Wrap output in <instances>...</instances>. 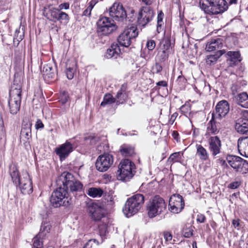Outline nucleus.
I'll list each match as a JSON object with an SVG mask.
<instances>
[{
	"label": "nucleus",
	"mask_w": 248,
	"mask_h": 248,
	"mask_svg": "<svg viewBox=\"0 0 248 248\" xmlns=\"http://www.w3.org/2000/svg\"><path fill=\"white\" fill-rule=\"evenodd\" d=\"M9 173L13 182L18 185L23 194H29L32 192V183L27 171L23 172L20 175L16 166L14 164H11L9 166Z\"/></svg>",
	"instance_id": "f257e3e1"
},
{
	"label": "nucleus",
	"mask_w": 248,
	"mask_h": 248,
	"mask_svg": "<svg viewBox=\"0 0 248 248\" xmlns=\"http://www.w3.org/2000/svg\"><path fill=\"white\" fill-rule=\"evenodd\" d=\"M57 186H62L67 192L78 191L81 190L83 185L81 183L77 180L73 174L69 172H64L56 180Z\"/></svg>",
	"instance_id": "f03ea898"
},
{
	"label": "nucleus",
	"mask_w": 248,
	"mask_h": 248,
	"mask_svg": "<svg viewBox=\"0 0 248 248\" xmlns=\"http://www.w3.org/2000/svg\"><path fill=\"white\" fill-rule=\"evenodd\" d=\"M199 3L201 9L209 15L222 13L228 9L225 0H200Z\"/></svg>",
	"instance_id": "7ed1b4c3"
},
{
	"label": "nucleus",
	"mask_w": 248,
	"mask_h": 248,
	"mask_svg": "<svg viewBox=\"0 0 248 248\" xmlns=\"http://www.w3.org/2000/svg\"><path fill=\"white\" fill-rule=\"evenodd\" d=\"M144 202V198L140 194H135L126 201L123 209L124 213L126 217H131L136 214L142 206Z\"/></svg>",
	"instance_id": "20e7f679"
},
{
	"label": "nucleus",
	"mask_w": 248,
	"mask_h": 248,
	"mask_svg": "<svg viewBox=\"0 0 248 248\" xmlns=\"http://www.w3.org/2000/svg\"><path fill=\"white\" fill-rule=\"evenodd\" d=\"M167 209V203L159 196H155L150 199L147 206L149 217L153 218L160 215Z\"/></svg>",
	"instance_id": "39448f33"
},
{
	"label": "nucleus",
	"mask_w": 248,
	"mask_h": 248,
	"mask_svg": "<svg viewBox=\"0 0 248 248\" xmlns=\"http://www.w3.org/2000/svg\"><path fill=\"white\" fill-rule=\"evenodd\" d=\"M135 164L129 159H124L120 162L117 170V178L119 180L127 181L134 176Z\"/></svg>",
	"instance_id": "423d86ee"
},
{
	"label": "nucleus",
	"mask_w": 248,
	"mask_h": 248,
	"mask_svg": "<svg viewBox=\"0 0 248 248\" xmlns=\"http://www.w3.org/2000/svg\"><path fill=\"white\" fill-rule=\"evenodd\" d=\"M58 186L56 190L52 192L50 198L51 204L55 208L68 204V201H66L68 199V192L62 186Z\"/></svg>",
	"instance_id": "0eeeda50"
},
{
	"label": "nucleus",
	"mask_w": 248,
	"mask_h": 248,
	"mask_svg": "<svg viewBox=\"0 0 248 248\" xmlns=\"http://www.w3.org/2000/svg\"><path fill=\"white\" fill-rule=\"evenodd\" d=\"M43 15L49 20L54 22L57 21L61 22L63 21L68 22L69 21V16L66 13L60 12L58 9L55 8L45 7L43 9Z\"/></svg>",
	"instance_id": "6e6552de"
},
{
	"label": "nucleus",
	"mask_w": 248,
	"mask_h": 248,
	"mask_svg": "<svg viewBox=\"0 0 248 248\" xmlns=\"http://www.w3.org/2000/svg\"><path fill=\"white\" fill-rule=\"evenodd\" d=\"M97 31L102 35H108L116 30V26L113 20L110 18L100 17L97 22Z\"/></svg>",
	"instance_id": "1a4fd4ad"
},
{
	"label": "nucleus",
	"mask_w": 248,
	"mask_h": 248,
	"mask_svg": "<svg viewBox=\"0 0 248 248\" xmlns=\"http://www.w3.org/2000/svg\"><path fill=\"white\" fill-rule=\"evenodd\" d=\"M229 164L236 171L241 174H245L248 172V163L239 156L229 155L227 157Z\"/></svg>",
	"instance_id": "9d476101"
},
{
	"label": "nucleus",
	"mask_w": 248,
	"mask_h": 248,
	"mask_svg": "<svg viewBox=\"0 0 248 248\" xmlns=\"http://www.w3.org/2000/svg\"><path fill=\"white\" fill-rule=\"evenodd\" d=\"M138 35L137 28L131 26L125 29L118 38L119 44L123 46L128 47L131 44V40L135 38Z\"/></svg>",
	"instance_id": "9b49d317"
},
{
	"label": "nucleus",
	"mask_w": 248,
	"mask_h": 248,
	"mask_svg": "<svg viewBox=\"0 0 248 248\" xmlns=\"http://www.w3.org/2000/svg\"><path fill=\"white\" fill-rule=\"evenodd\" d=\"M89 213L93 220L97 221H107L105 210L97 203H92L88 207Z\"/></svg>",
	"instance_id": "f8f14e48"
},
{
	"label": "nucleus",
	"mask_w": 248,
	"mask_h": 248,
	"mask_svg": "<svg viewBox=\"0 0 248 248\" xmlns=\"http://www.w3.org/2000/svg\"><path fill=\"white\" fill-rule=\"evenodd\" d=\"M113 161V157L111 155L104 154L100 155L96 161V168L100 172H105L111 166Z\"/></svg>",
	"instance_id": "ddd939ff"
},
{
	"label": "nucleus",
	"mask_w": 248,
	"mask_h": 248,
	"mask_svg": "<svg viewBox=\"0 0 248 248\" xmlns=\"http://www.w3.org/2000/svg\"><path fill=\"white\" fill-rule=\"evenodd\" d=\"M154 16L153 10L147 6H143L140 9L137 19L139 25L145 26L153 19Z\"/></svg>",
	"instance_id": "4468645a"
},
{
	"label": "nucleus",
	"mask_w": 248,
	"mask_h": 248,
	"mask_svg": "<svg viewBox=\"0 0 248 248\" xmlns=\"http://www.w3.org/2000/svg\"><path fill=\"white\" fill-rule=\"evenodd\" d=\"M169 206L171 212L173 213L180 212L185 206L183 197L177 194L172 195L170 198Z\"/></svg>",
	"instance_id": "2eb2a0df"
},
{
	"label": "nucleus",
	"mask_w": 248,
	"mask_h": 248,
	"mask_svg": "<svg viewBox=\"0 0 248 248\" xmlns=\"http://www.w3.org/2000/svg\"><path fill=\"white\" fill-rule=\"evenodd\" d=\"M230 110V106L228 102L226 100H222L219 102L216 107V110L212 113V116L216 119L221 121L228 114Z\"/></svg>",
	"instance_id": "dca6fc26"
},
{
	"label": "nucleus",
	"mask_w": 248,
	"mask_h": 248,
	"mask_svg": "<svg viewBox=\"0 0 248 248\" xmlns=\"http://www.w3.org/2000/svg\"><path fill=\"white\" fill-rule=\"evenodd\" d=\"M109 11V16L115 20L123 21L126 17V11L119 3H114Z\"/></svg>",
	"instance_id": "f3484780"
},
{
	"label": "nucleus",
	"mask_w": 248,
	"mask_h": 248,
	"mask_svg": "<svg viewBox=\"0 0 248 248\" xmlns=\"http://www.w3.org/2000/svg\"><path fill=\"white\" fill-rule=\"evenodd\" d=\"M73 144L66 140V142L55 149V153L61 161L64 160L74 150Z\"/></svg>",
	"instance_id": "a211bd4d"
},
{
	"label": "nucleus",
	"mask_w": 248,
	"mask_h": 248,
	"mask_svg": "<svg viewBox=\"0 0 248 248\" xmlns=\"http://www.w3.org/2000/svg\"><path fill=\"white\" fill-rule=\"evenodd\" d=\"M209 149L212 155L216 156L221 152V142L217 136H211L208 139Z\"/></svg>",
	"instance_id": "6ab92c4d"
},
{
	"label": "nucleus",
	"mask_w": 248,
	"mask_h": 248,
	"mask_svg": "<svg viewBox=\"0 0 248 248\" xmlns=\"http://www.w3.org/2000/svg\"><path fill=\"white\" fill-rule=\"evenodd\" d=\"M222 122L218 119H216L215 118L212 116L211 120L207 124L206 136H210L211 134L216 135L221 128L220 124ZM207 138V137H206Z\"/></svg>",
	"instance_id": "aec40b11"
},
{
	"label": "nucleus",
	"mask_w": 248,
	"mask_h": 248,
	"mask_svg": "<svg viewBox=\"0 0 248 248\" xmlns=\"http://www.w3.org/2000/svg\"><path fill=\"white\" fill-rule=\"evenodd\" d=\"M32 124L29 121H23L20 132V140L24 142L29 141L31 138V127Z\"/></svg>",
	"instance_id": "412c9836"
},
{
	"label": "nucleus",
	"mask_w": 248,
	"mask_h": 248,
	"mask_svg": "<svg viewBox=\"0 0 248 248\" xmlns=\"http://www.w3.org/2000/svg\"><path fill=\"white\" fill-rule=\"evenodd\" d=\"M237 147L240 155L248 157V137L239 138L237 141Z\"/></svg>",
	"instance_id": "4be33fe9"
},
{
	"label": "nucleus",
	"mask_w": 248,
	"mask_h": 248,
	"mask_svg": "<svg viewBox=\"0 0 248 248\" xmlns=\"http://www.w3.org/2000/svg\"><path fill=\"white\" fill-rule=\"evenodd\" d=\"M229 57L227 61L228 64L231 67L238 64L242 60L241 55L239 51H228L227 53Z\"/></svg>",
	"instance_id": "5701e85b"
},
{
	"label": "nucleus",
	"mask_w": 248,
	"mask_h": 248,
	"mask_svg": "<svg viewBox=\"0 0 248 248\" xmlns=\"http://www.w3.org/2000/svg\"><path fill=\"white\" fill-rule=\"evenodd\" d=\"M121 53V49L117 43H113L110 47L108 48L105 54L108 59L117 58Z\"/></svg>",
	"instance_id": "b1692460"
},
{
	"label": "nucleus",
	"mask_w": 248,
	"mask_h": 248,
	"mask_svg": "<svg viewBox=\"0 0 248 248\" xmlns=\"http://www.w3.org/2000/svg\"><path fill=\"white\" fill-rule=\"evenodd\" d=\"M223 44L220 38L213 39L206 44L205 49L207 51L211 52L217 50L222 47Z\"/></svg>",
	"instance_id": "393cba45"
},
{
	"label": "nucleus",
	"mask_w": 248,
	"mask_h": 248,
	"mask_svg": "<svg viewBox=\"0 0 248 248\" xmlns=\"http://www.w3.org/2000/svg\"><path fill=\"white\" fill-rule=\"evenodd\" d=\"M127 97L128 93L126 91V86L123 85L120 89L117 92L115 97L117 105H119L124 103L127 100Z\"/></svg>",
	"instance_id": "a878e982"
},
{
	"label": "nucleus",
	"mask_w": 248,
	"mask_h": 248,
	"mask_svg": "<svg viewBox=\"0 0 248 248\" xmlns=\"http://www.w3.org/2000/svg\"><path fill=\"white\" fill-rule=\"evenodd\" d=\"M21 101V99L9 98L8 104L11 114L15 115L19 111L20 108Z\"/></svg>",
	"instance_id": "bb28decb"
},
{
	"label": "nucleus",
	"mask_w": 248,
	"mask_h": 248,
	"mask_svg": "<svg viewBox=\"0 0 248 248\" xmlns=\"http://www.w3.org/2000/svg\"><path fill=\"white\" fill-rule=\"evenodd\" d=\"M56 70L50 64H46L43 67L42 73L45 79H52L55 78Z\"/></svg>",
	"instance_id": "cd10ccee"
},
{
	"label": "nucleus",
	"mask_w": 248,
	"mask_h": 248,
	"mask_svg": "<svg viewBox=\"0 0 248 248\" xmlns=\"http://www.w3.org/2000/svg\"><path fill=\"white\" fill-rule=\"evenodd\" d=\"M21 85L15 83L11 86L9 92V98L21 99Z\"/></svg>",
	"instance_id": "c85d7f7f"
},
{
	"label": "nucleus",
	"mask_w": 248,
	"mask_h": 248,
	"mask_svg": "<svg viewBox=\"0 0 248 248\" xmlns=\"http://www.w3.org/2000/svg\"><path fill=\"white\" fill-rule=\"evenodd\" d=\"M238 105L245 108H248V94L246 92L238 94L236 97Z\"/></svg>",
	"instance_id": "c756f323"
},
{
	"label": "nucleus",
	"mask_w": 248,
	"mask_h": 248,
	"mask_svg": "<svg viewBox=\"0 0 248 248\" xmlns=\"http://www.w3.org/2000/svg\"><path fill=\"white\" fill-rule=\"evenodd\" d=\"M196 155L202 161H206L209 158V154L205 148L200 144L196 145Z\"/></svg>",
	"instance_id": "7c9ffc66"
},
{
	"label": "nucleus",
	"mask_w": 248,
	"mask_h": 248,
	"mask_svg": "<svg viewBox=\"0 0 248 248\" xmlns=\"http://www.w3.org/2000/svg\"><path fill=\"white\" fill-rule=\"evenodd\" d=\"M86 193L92 198L100 197L103 194V190L99 187H90L87 190Z\"/></svg>",
	"instance_id": "2f4dec72"
},
{
	"label": "nucleus",
	"mask_w": 248,
	"mask_h": 248,
	"mask_svg": "<svg viewBox=\"0 0 248 248\" xmlns=\"http://www.w3.org/2000/svg\"><path fill=\"white\" fill-rule=\"evenodd\" d=\"M235 129L241 134L248 133V124L237 120L235 125Z\"/></svg>",
	"instance_id": "473e14b6"
},
{
	"label": "nucleus",
	"mask_w": 248,
	"mask_h": 248,
	"mask_svg": "<svg viewBox=\"0 0 248 248\" xmlns=\"http://www.w3.org/2000/svg\"><path fill=\"white\" fill-rule=\"evenodd\" d=\"M224 53V50L217 51L215 55L208 56L206 59V63L209 65L214 64L217 61V59Z\"/></svg>",
	"instance_id": "72a5a7b5"
},
{
	"label": "nucleus",
	"mask_w": 248,
	"mask_h": 248,
	"mask_svg": "<svg viewBox=\"0 0 248 248\" xmlns=\"http://www.w3.org/2000/svg\"><path fill=\"white\" fill-rule=\"evenodd\" d=\"M116 102L115 97L110 94L108 93L105 95L103 98V101L101 103V106L105 107L108 104H111Z\"/></svg>",
	"instance_id": "f704fd0d"
},
{
	"label": "nucleus",
	"mask_w": 248,
	"mask_h": 248,
	"mask_svg": "<svg viewBox=\"0 0 248 248\" xmlns=\"http://www.w3.org/2000/svg\"><path fill=\"white\" fill-rule=\"evenodd\" d=\"M50 228L51 226L49 222H44L42 223L40 227V232L38 234L43 237L49 232Z\"/></svg>",
	"instance_id": "c9c22d12"
},
{
	"label": "nucleus",
	"mask_w": 248,
	"mask_h": 248,
	"mask_svg": "<svg viewBox=\"0 0 248 248\" xmlns=\"http://www.w3.org/2000/svg\"><path fill=\"white\" fill-rule=\"evenodd\" d=\"M42 237L41 235L37 234L34 237L32 248H43Z\"/></svg>",
	"instance_id": "e433bc0d"
},
{
	"label": "nucleus",
	"mask_w": 248,
	"mask_h": 248,
	"mask_svg": "<svg viewBox=\"0 0 248 248\" xmlns=\"http://www.w3.org/2000/svg\"><path fill=\"white\" fill-rule=\"evenodd\" d=\"M120 152L124 156H131L135 154L134 149L131 147H123L120 149Z\"/></svg>",
	"instance_id": "4c0bfd02"
},
{
	"label": "nucleus",
	"mask_w": 248,
	"mask_h": 248,
	"mask_svg": "<svg viewBox=\"0 0 248 248\" xmlns=\"http://www.w3.org/2000/svg\"><path fill=\"white\" fill-rule=\"evenodd\" d=\"M169 53L167 51L160 48L157 55V58L160 62H164L168 58Z\"/></svg>",
	"instance_id": "58836bf2"
},
{
	"label": "nucleus",
	"mask_w": 248,
	"mask_h": 248,
	"mask_svg": "<svg viewBox=\"0 0 248 248\" xmlns=\"http://www.w3.org/2000/svg\"><path fill=\"white\" fill-rule=\"evenodd\" d=\"M75 64L74 63L72 67L68 66V64H66V74L67 76V78L69 79H72L74 76L75 69Z\"/></svg>",
	"instance_id": "ea45409f"
},
{
	"label": "nucleus",
	"mask_w": 248,
	"mask_h": 248,
	"mask_svg": "<svg viewBox=\"0 0 248 248\" xmlns=\"http://www.w3.org/2000/svg\"><path fill=\"white\" fill-rule=\"evenodd\" d=\"M170 46L171 43L170 40L169 39H165L162 41L160 48L163 50H165L169 52Z\"/></svg>",
	"instance_id": "a19ab883"
},
{
	"label": "nucleus",
	"mask_w": 248,
	"mask_h": 248,
	"mask_svg": "<svg viewBox=\"0 0 248 248\" xmlns=\"http://www.w3.org/2000/svg\"><path fill=\"white\" fill-rule=\"evenodd\" d=\"M107 221H105L103 222V224L98 225L99 232L101 237L105 236L106 234L107 229Z\"/></svg>",
	"instance_id": "79ce46f5"
},
{
	"label": "nucleus",
	"mask_w": 248,
	"mask_h": 248,
	"mask_svg": "<svg viewBox=\"0 0 248 248\" xmlns=\"http://www.w3.org/2000/svg\"><path fill=\"white\" fill-rule=\"evenodd\" d=\"M180 159V153H174L172 154L168 159V162L171 164L174 162L178 161Z\"/></svg>",
	"instance_id": "37998d69"
},
{
	"label": "nucleus",
	"mask_w": 248,
	"mask_h": 248,
	"mask_svg": "<svg viewBox=\"0 0 248 248\" xmlns=\"http://www.w3.org/2000/svg\"><path fill=\"white\" fill-rule=\"evenodd\" d=\"M237 120L248 124V110L243 111L241 113V117Z\"/></svg>",
	"instance_id": "c03bdc74"
},
{
	"label": "nucleus",
	"mask_w": 248,
	"mask_h": 248,
	"mask_svg": "<svg viewBox=\"0 0 248 248\" xmlns=\"http://www.w3.org/2000/svg\"><path fill=\"white\" fill-rule=\"evenodd\" d=\"M193 230L191 228H186L183 231V234L186 238H189L193 235Z\"/></svg>",
	"instance_id": "a18cd8bd"
},
{
	"label": "nucleus",
	"mask_w": 248,
	"mask_h": 248,
	"mask_svg": "<svg viewBox=\"0 0 248 248\" xmlns=\"http://www.w3.org/2000/svg\"><path fill=\"white\" fill-rule=\"evenodd\" d=\"M162 66L158 63H155V64L152 67V71L154 74H157L160 72L162 71Z\"/></svg>",
	"instance_id": "49530a36"
},
{
	"label": "nucleus",
	"mask_w": 248,
	"mask_h": 248,
	"mask_svg": "<svg viewBox=\"0 0 248 248\" xmlns=\"http://www.w3.org/2000/svg\"><path fill=\"white\" fill-rule=\"evenodd\" d=\"M146 46L148 50H152L155 48V43L154 40H149L146 43Z\"/></svg>",
	"instance_id": "de8ad7c7"
},
{
	"label": "nucleus",
	"mask_w": 248,
	"mask_h": 248,
	"mask_svg": "<svg viewBox=\"0 0 248 248\" xmlns=\"http://www.w3.org/2000/svg\"><path fill=\"white\" fill-rule=\"evenodd\" d=\"M241 185V183L238 181L233 182L231 183H230L229 186L228 187L231 189H236L238 188L240 185Z\"/></svg>",
	"instance_id": "09e8293b"
},
{
	"label": "nucleus",
	"mask_w": 248,
	"mask_h": 248,
	"mask_svg": "<svg viewBox=\"0 0 248 248\" xmlns=\"http://www.w3.org/2000/svg\"><path fill=\"white\" fill-rule=\"evenodd\" d=\"M44 127V125L42 121L40 119H37L35 124V128L36 129H42Z\"/></svg>",
	"instance_id": "8fccbe9b"
},
{
	"label": "nucleus",
	"mask_w": 248,
	"mask_h": 248,
	"mask_svg": "<svg viewBox=\"0 0 248 248\" xmlns=\"http://www.w3.org/2000/svg\"><path fill=\"white\" fill-rule=\"evenodd\" d=\"M206 217L203 214H198L197 217V221L200 223H203L205 221Z\"/></svg>",
	"instance_id": "3c124183"
},
{
	"label": "nucleus",
	"mask_w": 248,
	"mask_h": 248,
	"mask_svg": "<svg viewBox=\"0 0 248 248\" xmlns=\"http://www.w3.org/2000/svg\"><path fill=\"white\" fill-rule=\"evenodd\" d=\"M164 237L166 241H170L172 238L171 234L169 232H165Z\"/></svg>",
	"instance_id": "603ef678"
},
{
	"label": "nucleus",
	"mask_w": 248,
	"mask_h": 248,
	"mask_svg": "<svg viewBox=\"0 0 248 248\" xmlns=\"http://www.w3.org/2000/svg\"><path fill=\"white\" fill-rule=\"evenodd\" d=\"M69 7V4L68 3H62L59 6V11L60 10H62V9H68Z\"/></svg>",
	"instance_id": "864d4df0"
},
{
	"label": "nucleus",
	"mask_w": 248,
	"mask_h": 248,
	"mask_svg": "<svg viewBox=\"0 0 248 248\" xmlns=\"http://www.w3.org/2000/svg\"><path fill=\"white\" fill-rule=\"evenodd\" d=\"M96 2L95 0H92L90 2H89V6H88L87 8L89 10H90V11L91 12L92 9L93 8V7H94V6L95 5V4H96Z\"/></svg>",
	"instance_id": "5fc2aeb1"
},
{
	"label": "nucleus",
	"mask_w": 248,
	"mask_h": 248,
	"mask_svg": "<svg viewBox=\"0 0 248 248\" xmlns=\"http://www.w3.org/2000/svg\"><path fill=\"white\" fill-rule=\"evenodd\" d=\"M96 2L95 0H92L90 2H89V6H88L87 8L89 10H90V11L91 12L92 9L93 8V7H94V6L95 5V4H96Z\"/></svg>",
	"instance_id": "6e6d98bb"
},
{
	"label": "nucleus",
	"mask_w": 248,
	"mask_h": 248,
	"mask_svg": "<svg viewBox=\"0 0 248 248\" xmlns=\"http://www.w3.org/2000/svg\"><path fill=\"white\" fill-rule=\"evenodd\" d=\"M96 2L95 0H92L90 2H89V6H88L87 8L89 10H90V11L91 12L92 9L93 8V7H94V6L95 5V4H96Z\"/></svg>",
	"instance_id": "4d7b16f0"
},
{
	"label": "nucleus",
	"mask_w": 248,
	"mask_h": 248,
	"mask_svg": "<svg viewBox=\"0 0 248 248\" xmlns=\"http://www.w3.org/2000/svg\"><path fill=\"white\" fill-rule=\"evenodd\" d=\"M240 220L239 219H233L232 224L235 228L238 227L240 225Z\"/></svg>",
	"instance_id": "13d9d810"
},
{
	"label": "nucleus",
	"mask_w": 248,
	"mask_h": 248,
	"mask_svg": "<svg viewBox=\"0 0 248 248\" xmlns=\"http://www.w3.org/2000/svg\"><path fill=\"white\" fill-rule=\"evenodd\" d=\"M4 128L2 120L0 119V135L4 133Z\"/></svg>",
	"instance_id": "bf43d9fd"
},
{
	"label": "nucleus",
	"mask_w": 248,
	"mask_h": 248,
	"mask_svg": "<svg viewBox=\"0 0 248 248\" xmlns=\"http://www.w3.org/2000/svg\"><path fill=\"white\" fill-rule=\"evenodd\" d=\"M155 0H141L142 2L146 5H151Z\"/></svg>",
	"instance_id": "052dcab7"
},
{
	"label": "nucleus",
	"mask_w": 248,
	"mask_h": 248,
	"mask_svg": "<svg viewBox=\"0 0 248 248\" xmlns=\"http://www.w3.org/2000/svg\"><path fill=\"white\" fill-rule=\"evenodd\" d=\"M156 84L159 86H162V87H167V82L165 81H164V80L160 81L156 83Z\"/></svg>",
	"instance_id": "680f3d73"
},
{
	"label": "nucleus",
	"mask_w": 248,
	"mask_h": 248,
	"mask_svg": "<svg viewBox=\"0 0 248 248\" xmlns=\"http://www.w3.org/2000/svg\"><path fill=\"white\" fill-rule=\"evenodd\" d=\"M91 13V12L90 10H89L87 8L86 9H85L83 12V15L85 16H90Z\"/></svg>",
	"instance_id": "e2e57ef3"
},
{
	"label": "nucleus",
	"mask_w": 248,
	"mask_h": 248,
	"mask_svg": "<svg viewBox=\"0 0 248 248\" xmlns=\"http://www.w3.org/2000/svg\"><path fill=\"white\" fill-rule=\"evenodd\" d=\"M163 16H164V14L162 12H161L160 13H159L158 14V17H157L158 22H159L160 21H162Z\"/></svg>",
	"instance_id": "0e129e2a"
},
{
	"label": "nucleus",
	"mask_w": 248,
	"mask_h": 248,
	"mask_svg": "<svg viewBox=\"0 0 248 248\" xmlns=\"http://www.w3.org/2000/svg\"><path fill=\"white\" fill-rule=\"evenodd\" d=\"M227 2V7H228V4H235L237 3V0H225Z\"/></svg>",
	"instance_id": "69168bd1"
},
{
	"label": "nucleus",
	"mask_w": 248,
	"mask_h": 248,
	"mask_svg": "<svg viewBox=\"0 0 248 248\" xmlns=\"http://www.w3.org/2000/svg\"><path fill=\"white\" fill-rule=\"evenodd\" d=\"M178 114L177 113H174L171 116L170 121L174 122Z\"/></svg>",
	"instance_id": "338daca9"
},
{
	"label": "nucleus",
	"mask_w": 248,
	"mask_h": 248,
	"mask_svg": "<svg viewBox=\"0 0 248 248\" xmlns=\"http://www.w3.org/2000/svg\"><path fill=\"white\" fill-rule=\"evenodd\" d=\"M92 247L91 242L87 243L83 248H91Z\"/></svg>",
	"instance_id": "774afa93"
}]
</instances>
